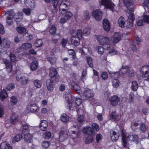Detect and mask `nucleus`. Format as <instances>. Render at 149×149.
<instances>
[{"mask_svg":"<svg viewBox=\"0 0 149 149\" xmlns=\"http://www.w3.org/2000/svg\"><path fill=\"white\" fill-rule=\"evenodd\" d=\"M61 1H59V0H52V3L54 7L56 8L58 7H59Z\"/></svg>","mask_w":149,"mask_h":149,"instance_id":"49530a36","label":"nucleus"},{"mask_svg":"<svg viewBox=\"0 0 149 149\" xmlns=\"http://www.w3.org/2000/svg\"><path fill=\"white\" fill-rule=\"evenodd\" d=\"M50 144L49 142L47 141H44L42 143V147L43 149L47 148L49 147Z\"/></svg>","mask_w":149,"mask_h":149,"instance_id":"a18cd8bd","label":"nucleus"},{"mask_svg":"<svg viewBox=\"0 0 149 149\" xmlns=\"http://www.w3.org/2000/svg\"><path fill=\"white\" fill-rule=\"evenodd\" d=\"M70 6V2L67 0H62L59 5V11L61 14L66 11Z\"/></svg>","mask_w":149,"mask_h":149,"instance_id":"20e7f679","label":"nucleus"},{"mask_svg":"<svg viewBox=\"0 0 149 149\" xmlns=\"http://www.w3.org/2000/svg\"><path fill=\"white\" fill-rule=\"evenodd\" d=\"M10 57L11 61L14 62L17 61V59L15 55L12 52L10 54Z\"/></svg>","mask_w":149,"mask_h":149,"instance_id":"6e6d98bb","label":"nucleus"},{"mask_svg":"<svg viewBox=\"0 0 149 149\" xmlns=\"http://www.w3.org/2000/svg\"><path fill=\"white\" fill-rule=\"evenodd\" d=\"M102 15V11L100 10H94L92 13V16L97 21H100L101 20Z\"/></svg>","mask_w":149,"mask_h":149,"instance_id":"9b49d317","label":"nucleus"},{"mask_svg":"<svg viewBox=\"0 0 149 149\" xmlns=\"http://www.w3.org/2000/svg\"><path fill=\"white\" fill-rule=\"evenodd\" d=\"M111 25L109 20L107 19H103V28L106 31H109L110 29Z\"/></svg>","mask_w":149,"mask_h":149,"instance_id":"f3484780","label":"nucleus"},{"mask_svg":"<svg viewBox=\"0 0 149 149\" xmlns=\"http://www.w3.org/2000/svg\"><path fill=\"white\" fill-rule=\"evenodd\" d=\"M46 85L47 89L49 91H52L54 89V84L53 81L48 80L47 81Z\"/></svg>","mask_w":149,"mask_h":149,"instance_id":"bb28decb","label":"nucleus"},{"mask_svg":"<svg viewBox=\"0 0 149 149\" xmlns=\"http://www.w3.org/2000/svg\"><path fill=\"white\" fill-rule=\"evenodd\" d=\"M93 136H90L85 139V142L86 143H92L93 140Z\"/></svg>","mask_w":149,"mask_h":149,"instance_id":"603ef678","label":"nucleus"},{"mask_svg":"<svg viewBox=\"0 0 149 149\" xmlns=\"http://www.w3.org/2000/svg\"><path fill=\"white\" fill-rule=\"evenodd\" d=\"M68 40L67 39L63 38L61 42V43L63 47H65L66 46V45L67 43Z\"/></svg>","mask_w":149,"mask_h":149,"instance_id":"69168bd1","label":"nucleus"},{"mask_svg":"<svg viewBox=\"0 0 149 149\" xmlns=\"http://www.w3.org/2000/svg\"><path fill=\"white\" fill-rule=\"evenodd\" d=\"M63 14L68 19L70 18L73 15V14L72 13L69 11H66L63 13V14Z\"/></svg>","mask_w":149,"mask_h":149,"instance_id":"a19ab883","label":"nucleus"},{"mask_svg":"<svg viewBox=\"0 0 149 149\" xmlns=\"http://www.w3.org/2000/svg\"><path fill=\"white\" fill-rule=\"evenodd\" d=\"M138 83L136 81H133L132 83V90L134 91H136L138 87Z\"/></svg>","mask_w":149,"mask_h":149,"instance_id":"37998d69","label":"nucleus"},{"mask_svg":"<svg viewBox=\"0 0 149 149\" xmlns=\"http://www.w3.org/2000/svg\"><path fill=\"white\" fill-rule=\"evenodd\" d=\"M31 10L29 8H24L23 9V12L26 15H30L31 13Z\"/></svg>","mask_w":149,"mask_h":149,"instance_id":"bf43d9fd","label":"nucleus"},{"mask_svg":"<svg viewBox=\"0 0 149 149\" xmlns=\"http://www.w3.org/2000/svg\"><path fill=\"white\" fill-rule=\"evenodd\" d=\"M33 84L37 88H40L41 86L42 82L40 80L36 79L34 81Z\"/></svg>","mask_w":149,"mask_h":149,"instance_id":"58836bf2","label":"nucleus"},{"mask_svg":"<svg viewBox=\"0 0 149 149\" xmlns=\"http://www.w3.org/2000/svg\"><path fill=\"white\" fill-rule=\"evenodd\" d=\"M42 42L41 39L36 40L34 43V46L36 47H40L42 45Z\"/></svg>","mask_w":149,"mask_h":149,"instance_id":"c03bdc74","label":"nucleus"},{"mask_svg":"<svg viewBox=\"0 0 149 149\" xmlns=\"http://www.w3.org/2000/svg\"><path fill=\"white\" fill-rule=\"evenodd\" d=\"M39 110V108L36 104L31 103L29 104L27 106L25 111V114H27L29 113L38 112Z\"/></svg>","mask_w":149,"mask_h":149,"instance_id":"f03ea898","label":"nucleus"},{"mask_svg":"<svg viewBox=\"0 0 149 149\" xmlns=\"http://www.w3.org/2000/svg\"><path fill=\"white\" fill-rule=\"evenodd\" d=\"M74 89L76 91L77 93L80 94L82 93V91L80 87L77 84V83L74 81H72L70 84Z\"/></svg>","mask_w":149,"mask_h":149,"instance_id":"a211bd4d","label":"nucleus"},{"mask_svg":"<svg viewBox=\"0 0 149 149\" xmlns=\"http://www.w3.org/2000/svg\"><path fill=\"white\" fill-rule=\"evenodd\" d=\"M3 62L6 65V68L7 71L10 72L12 70V64L9 61L6 59L3 60Z\"/></svg>","mask_w":149,"mask_h":149,"instance_id":"6ab92c4d","label":"nucleus"},{"mask_svg":"<svg viewBox=\"0 0 149 149\" xmlns=\"http://www.w3.org/2000/svg\"><path fill=\"white\" fill-rule=\"evenodd\" d=\"M103 6L107 8L113 12L115 10V5L111 0H103Z\"/></svg>","mask_w":149,"mask_h":149,"instance_id":"39448f33","label":"nucleus"},{"mask_svg":"<svg viewBox=\"0 0 149 149\" xmlns=\"http://www.w3.org/2000/svg\"><path fill=\"white\" fill-rule=\"evenodd\" d=\"M22 138V136L20 134L16 135L13 139V142L15 143L20 141Z\"/></svg>","mask_w":149,"mask_h":149,"instance_id":"f704fd0d","label":"nucleus"},{"mask_svg":"<svg viewBox=\"0 0 149 149\" xmlns=\"http://www.w3.org/2000/svg\"><path fill=\"white\" fill-rule=\"evenodd\" d=\"M97 41L101 45L102 44V35L96 36V38Z\"/></svg>","mask_w":149,"mask_h":149,"instance_id":"0e129e2a","label":"nucleus"},{"mask_svg":"<svg viewBox=\"0 0 149 149\" xmlns=\"http://www.w3.org/2000/svg\"><path fill=\"white\" fill-rule=\"evenodd\" d=\"M69 117L65 113L63 114L61 117V121L64 123L67 122L69 120Z\"/></svg>","mask_w":149,"mask_h":149,"instance_id":"e433bc0d","label":"nucleus"},{"mask_svg":"<svg viewBox=\"0 0 149 149\" xmlns=\"http://www.w3.org/2000/svg\"><path fill=\"white\" fill-rule=\"evenodd\" d=\"M140 129L142 132H144L146 131V128L144 123H142L141 124L140 127Z\"/></svg>","mask_w":149,"mask_h":149,"instance_id":"338daca9","label":"nucleus"},{"mask_svg":"<svg viewBox=\"0 0 149 149\" xmlns=\"http://www.w3.org/2000/svg\"><path fill=\"white\" fill-rule=\"evenodd\" d=\"M0 148V149H13L12 146L6 141L3 142L1 143Z\"/></svg>","mask_w":149,"mask_h":149,"instance_id":"4be33fe9","label":"nucleus"},{"mask_svg":"<svg viewBox=\"0 0 149 149\" xmlns=\"http://www.w3.org/2000/svg\"><path fill=\"white\" fill-rule=\"evenodd\" d=\"M111 105L113 106H116L120 101V98L116 95H114L111 96L109 99Z\"/></svg>","mask_w":149,"mask_h":149,"instance_id":"f8f14e48","label":"nucleus"},{"mask_svg":"<svg viewBox=\"0 0 149 149\" xmlns=\"http://www.w3.org/2000/svg\"><path fill=\"white\" fill-rule=\"evenodd\" d=\"M56 74L57 72L55 68H51L50 69L49 75L51 78L55 77Z\"/></svg>","mask_w":149,"mask_h":149,"instance_id":"7c9ffc66","label":"nucleus"},{"mask_svg":"<svg viewBox=\"0 0 149 149\" xmlns=\"http://www.w3.org/2000/svg\"><path fill=\"white\" fill-rule=\"evenodd\" d=\"M16 78L17 81L20 82L23 85L27 84L29 81V79L26 78L22 73L18 74L16 76Z\"/></svg>","mask_w":149,"mask_h":149,"instance_id":"0eeeda50","label":"nucleus"},{"mask_svg":"<svg viewBox=\"0 0 149 149\" xmlns=\"http://www.w3.org/2000/svg\"><path fill=\"white\" fill-rule=\"evenodd\" d=\"M80 39L76 37L75 36H72L71 38V43L74 46H77L79 44Z\"/></svg>","mask_w":149,"mask_h":149,"instance_id":"c85d7f7f","label":"nucleus"},{"mask_svg":"<svg viewBox=\"0 0 149 149\" xmlns=\"http://www.w3.org/2000/svg\"><path fill=\"white\" fill-rule=\"evenodd\" d=\"M68 19L64 15L62 14L61 18L60 19V23L61 24H64L66 22Z\"/></svg>","mask_w":149,"mask_h":149,"instance_id":"680f3d73","label":"nucleus"},{"mask_svg":"<svg viewBox=\"0 0 149 149\" xmlns=\"http://www.w3.org/2000/svg\"><path fill=\"white\" fill-rule=\"evenodd\" d=\"M123 3L127 7L128 9L130 11H131L130 10V8L131 10L132 8H130V7L132 6L134 4V2L133 0H123Z\"/></svg>","mask_w":149,"mask_h":149,"instance_id":"412c9836","label":"nucleus"},{"mask_svg":"<svg viewBox=\"0 0 149 149\" xmlns=\"http://www.w3.org/2000/svg\"><path fill=\"white\" fill-rule=\"evenodd\" d=\"M119 115L117 114L116 111L112 112L110 116V118L111 120L113 121H118L119 119L118 118Z\"/></svg>","mask_w":149,"mask_h":149,"instance_id":"c756f323","label":"nucleus"},{"mask_svg":"<svg viewBox=\"0 0 149 149\" xmlns=\"http://www.w3.org/2000/svg\"><path fill=\"white\" fill-rule=\"evenodd\" d=\"M94 95V92L92 90L86 88L82 94V98H85V100H88L93 97Z\"/></svg>","mask_w":149,"mask_h":149,"instance_id":"423d86ee","label":"nucleus"},{"mask_svg":"<svg viewBox=\"0 0 149 149\" xmlns=\"http://www.w3.org/2000/svg\"><path fill=\"white\" fill-rule=\"evenodd\" d=\"M83 133L89 135L90 136H93L95 135V132L94 130L90 127H86L83 128L82 130Z\"/></svg>","mask_w":149,"mask_h":149,"instance_id":"ddd939ff","label":"nucleus"},{"mask_svg":"<svg viewBox=\"0 0 149 149\" xmlns=\"http://www.w3.org/2000/svg\"><path fill=\"white\" fill-rule=\"evenodd\" d=\"M56 31V28L54 25H52L49 30L50 33L52 35H54L55 34Z\"/></svg>","mask_w":149,"mask_h":149,"instance_id":"de8ad7c7","label":"nucleus"},{"mask_svg":"<svg viewBox=\"0 0 149 149\" xmlns=\"http://www.w3.org/2000/svg\"><path fill=\"white\" fill-rule=\"evenodd\" d=\"M48 126L47 122L45 120H41L40 124V128L41 130L43 131L45 130Z\"/></svg>","mask_w":149,"mask_h":149,"instance_id":"aec40b11","label":"nucleus"},{"mask_svg":"<svg viewBox=\"0 0 149 149\" xmlns=\"http://www.w3.org/2000/svg\"><path fill=\"white\" fill-rule=\"evenodd\" d=\"M32 45L30 43H25L23 44L21 47L17 49L18 52H20L22 51V50H26L28 49L31 48L32 47Z\"/></svg>","mask_w":149,"mask_h":149,"instance_id":"4468645a","label":"nucleus"},{"mask_svg":"<svg viewBox=\"0 0 149 149\" xmlns=\"http://www.w3.org/2000/svg\"><path fill=\"white\" fill-rule=\"evenodd\" d=\"M63 97L68 102V107L69 109H71L75 105L79 106L81 103V100L80 98H77L74 97H72L71 95L66 93L64 94Z\"/></svg>","mask_w":149,"mask_h":149,"instance_id":"f257e3e1","label":"nucleus"},{"mask_svg":"<svg viewBox=\"0 0 149 149\" xmlns=\"http://www.w3.org/2000/svg\"><path fill=\"white\" fill-rule=\"evenodd\" d=\"M51 133L49 131L46 132L43 134V137L46 139H48L51 137Z\"/></svg>","mask_w":149,"mask_h":149,"instance_id":"8fccbe9b","label":"nucleus"},{"mask_svg":"<svg viewBox=\"0 0 149 149\" xmlns=\"http://www.w3.org/2000/svg\"><path fill=\"white\" fill-rule=\"evenodd\" d=\"M84 35L85 36H87L90 33V29L88 27L85 28L83 30Z\"/></svg>","mask_w":149,"mask_h":149,"instance_id":"3c124183","label":"nucleus"},{"mask_svg":"<svg viewBox=\"0 0 149 149\" xmlns=\"http://www.w3.org/2000/svg\"><path fill=\"white\" fill-rule=\"evenodd\" d=\"M47 59L52 64L55 63L56 61V58L54 57H49Z\"/></svg>","mask_w":149,"mask_h":149,"instance_id":"09e8293b","label":"nucleus"},{"mask_svg":"<svg viewBox=\"0 0 149 149\" xmlns=\"http://www.w3.org/2000/svg\"><path fill=\"white\" fill-rule=\"evenodd\" d=\"M70 136L72 138L70 141V143L71 145L75 144L77 141L75 139L79 137L80 136V132L79 131L75 132L73 130L70 132Z\"/></svg>","mask_w":149,"mask_h":149,"instance_id":"7ed1b4c3","label":"nucleus"},{"mask_svg":"<svg viewBox=\"0 0 149 149\" xmlns=\"http://www.w3.org/2000/svg\"><path fill=\"white\" fill-rule=\"evenodd\" d=\"M110 40L109 38L107 37L103 36V46L105 45H107V49L109 50L110 48Z\"/></svg>","mask_w":149,"mask_h":149,"instance_id":"cd10ccee","label":"nucleus"},{"mask_svg":"<svg viewBox=\"0 0 149 149\" xmlns=\"http://www.w3.org/2000/svg\"><path fill=\"white\" fill-rule=\"evenodd\" d=\"M149 66L146 65L143 66L141 70L142 77L143 78H149Z\"/></svg>","mask_w":149,"mask_h":149,"instance_id":"1a4fd4ad","label":"nucleus"},{"mask_svg":"<svg viewBox=\"0 0 149 149\" xmlns=\"http://www.w3.org/2000/svg\"><path fill=\"white\" fill-rule=\"evenodd\" d=\"M18 116L17 115L16 113H13L10 118V123H15L17 121H18L17 119Z\"/></svg>","mask_w":149,"mask_h":149,"instance_id":"2f4dec72","label":"nucleus"},{"mask_svg":"<svg viewBox=\"0 0 149 149\" xmlns=\"http://www.w3.org/2000/svg\"><path fill=\"white\" fill-rule=\"evenodd\" d=\"M76 34L77 36V38L79 39H81L83 35L82 30L80 29L78 30Z\"/></svg>","mask_w":149,"mask_h":149,"instance_id":"864d4df0","label":"nucleus"},{"mask_svg":"<svg viewBox=\"0 0 149 149\" xmlns=\"http://www.w3.org/2000/svg\"><path fill=\"white\" fill-rule=\"evenodd\" d=\"M68 137V134L66 131H61L60 132L59 140L61 141H63Z\"/></svg>","mask_w":149,"mask_h":149,"instance_id":"5701e85b","label":"nucleus"},{"mask_svg":"<svg viewBox=\"0 0 149 149\" xmlns=\"http://www.w3.org/2000/svg\"><path fill=\"white\" fill-rule=\"evenodd\" d=\"M121 35L118 32L114 33L112 38V42L113 43H117L121 40Z\"/></svg>","mask_w":149,"mask_h":149,"instance_id":"dca6fc26","label":"nucleus"},{"mask_svg":"<svg viewBox=\"0 0 149 149\" xmlns=\"http://www.w3.org/2000/svg\"><path fill=\"white\" fill-rule=\"evenodd\" d=\"M68 53L69 55H72L73 59H74L76 57V54L74 51L72 49H70L68 50Z\"/></svg>","mask_w":149,"mask_h":149,"instance_id":"5fc2aeb1","label":"nucleus"},{"mask_svg":"<svg viewBox=\"0 0 149 149\" xmlns=\"http://www.w3.org/2000/svg\"><path fill=\"white\" fill-rule=\"evenodd\" d=\"M111 76L113 79H114L112 81V85L115 88H117L119 86V81L118 79V78L119 73L118 72H115L111 73Z\"/></svg>","mask_w":149,"mask_h":149,"instance_id":"6e6552de","label":"nucleus"},{"mask_svg":"<svg viewBox=\"0 0 149 149\" xmlns=\"http://www.w3.org/2000/svg\"><path fill=\"white\" fill-rule=\"evenodd\" d=\"M30 127V126L28 124H24L23 126L22 132L28 131L29 130Z\"/></svg>","mask_w":149,"mask_h":149,"instance_id":"4d7b16f0","label":"nucleus"},{"mask_svg":"<svg viewBox=\"0 0 149 149\" xmlns=\"http://www.w3.org/2000/svg\"><path fill=\"white\" fill-rule=\"evenodd\" d=\"M126 20L124 17L120 16L118 19V22L120 27L123 28L125 27Z\"/></svg>","mask_w":149,"mask_h":149,"instance_id":"a878e982","label":"nucleus"},{"mask_svg":"<svg viewBox=\"0 0 149 149\" xmlns=\"http://www.w3.org/2000/svg\"><path fill=\"white\" fill-rule=\"evenodd\" d=\"M29 54H36V52L33 49H30L29 50V52H24L21 55V57L20 58H24V57H23L24 55H28Z\"/></svg>","mask_w":149,"mask_h":149,"instance_id":"72a5a7b5","label":"nucleus"},{"mask_svg":"<svg viewBox=\"0 0 149 149\" xmlns=\"http://www.w3.org/2000/svg\"><path fill=\"white\" fill-rule=\"evenodd\" d=\"M143 20L146 23H149V15H144L143 17Z\"/></svg>","mask_w":149,"mask_h":149,"instance_id":"774afa93","label":"nucleus"},{"mask_svg":"<svg viewBox=\"0 0 149 149\" xmlns=\"http://www.w3.org/2000/svg\"><path fill=\"white\" fill-rule=\"evenodd\" d=\"M119 134L115 131H113L112 133H111V138L112 141L113 142L116 141L118 139L119 137Z\"/></svg>","mask_w":149,"mask_h":149,"instance_id":"b1692460","label":"nucleus"},{"mask_svg":"<svg viewBox=\"0 0 149 149\" xmlns=\"http://www.w3.org/2000/svg\"><path fill=\"white\" fill-rule=\"evenodd\" d=\"M87 61L89 66L92 67L93 65L92 58L89 56H87Z\"/></svg>","mask_w":149,"mask_h":149,"instance_id":"13d9d810","label":"nucleus"},{"mask_svg":"<svg viewBox=\"0 0 149 149\" xmlns=\"http://www.w3.org/2000/svg\"><path fill=\"white\" fill-rule=\"evenodd\" d=\"M92 129L94 130H95L96 131H98L99 130V128L98 125L96 123H93L92 125Z\"/></svg>","mask_w":149,"mask_h":149,"instance_id":"052dcab7","label":"nucleus"},{"mask_svg":"<svg viewBox=\"0 0 149 149\" xmlns=\"http://www.w3.org/2000/svg\"><path fill=\"white\" fill-rule=\"evenodd\" d=\"M17 32L20 34H26L27 33V31L26 29L22 27H18L17 28Z\"/></svg>","mask_w":149,"mask_h":149,"instance_id":"473e14b6","label":"nucleus"},{"mask_svg":"<svg viewBox=\"0 0 149 149\" xmlns=\"http://www.w3.org/2000/svg\"><path fill=\"white\" fill-rule=\"evenodd\" d=\"M5 14L8 15L6 19L7 23L9 25H11L13 22L12 19L15 15L14 12L12 10H10L6 12Z\"/></svg>","mask_w":149,"mask_h":149,"instance_id":"9d476101","label":"nucleus"},{"mask_svg":"<svg viewBox=\"0 0 149 149\" xmlns=\"http://www.w3.org/2000/svg\"><path fill=\"white\" fill-rule=\"evenodd\" d=\"M122 144L123 146L126 148H127V149H130L129 147H127V139H121Z\"/></svg>","mask_w":149,"mask_h":149,"instance_id":"79ce46f5","label":"nucleus"},{"mask_svg":"<svg viewBox=\"0 0 149 149\" xmlns=\"http://www.w3.org/2000/svg\"><path fill=\"white\" fill-rule=\"evenodd\" d=\"M133 22L130 21V19H128L126 21L125 24L127 27L130 28L133 26Z\"/></svg>","mask_w":149,"mask_h":149,"instance_id":"ea45409f","label":"nucleus"},{"mask_svg":"<svg viewBox=\"0 0 149 149\" xmlns=\"http://www.w3.org/2000/svg\"><path fill=\"white\" fill-rule=\"evenodd\" d=\"M129 67L127 66L122 65L120 69V71L123 74H126L129 70Z\"/></svg>","mask_w":149,"mask_h":149,"instance_id":"c9c22d12","label":"nucleus"},{"mask_svg":"<svg viewBox=\"0 0 149 149\" xmlns=\"http://www.w3.org/2000/svg\"><path fill=\"white\" fill-rule=\"evenodd\" d=\"M15 87L14 84H10L7 86L6 89L8 91H10L14 89Z\"/></svg>","mask_w":149,"mask_h":149,"instance_id":"e2e57ef3","label":"nucleus"},{"mask_svg":"<svg viewBox=\"0 0 149 149\" xmlns=\"http://www.w3.org/2000/svg\"><path fill=\"white\" fill-rule=\"evenodd\" d=\"M17 98L14 96L11 97L10 100V103L12 106L15 105L17 102Z\"/></svg>","mask_w":149,"mask_h":149,"instance_id":"4c0bfd02","label":"nucleus"},{"mask_svg":"<svg viewBox=\"0 0 149 149\" xmlns=\"http://www.w3.org/2000/svg\"><path fill=\"white\" fill-rule=\"evenodd\" d=\"M24 139L26 142L29 143L33 141V135L32 134L27 133L24 134Z\"/></svg>","mask_w":149,"mask_h":149,"instance_id":"2eb2a0df","label":"nucleus"},{"mask_svg":"<svg viewBox=\"0 0 149 149\" xmlns=\"http://www.w3.org/2000/svg\"><path fill=\"white\" fill-rule=\"evenodd\" d=\"M38 67V62L36 60L33 61L30 65V68L31 70L34 71L37 69Z\"/></svg>","mask_w":149,"mask_h":149,"instance_id":"393cba45","label":"nucleus"}]
</instances>
